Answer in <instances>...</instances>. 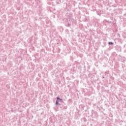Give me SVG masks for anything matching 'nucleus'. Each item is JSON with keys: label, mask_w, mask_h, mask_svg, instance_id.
Listing matches in <instances>:
<instances>
[{"label": "nucleus", "mask_w": 126, "mask_h": 126, "mask_svg": "<svg viewBox=\"0 0 126 126\" xmlns=\"http://www.w3.org/2000/svg\"><path fill=\"white\" fill-rule=\"evenodd\" d=\"M113 44L112 42H109V45H113Z\"/></svg>", "instance_id": "2"}, {"label": "nucleus", "mask_w": 126, "mask_h": 126, "mask_svg": "<svg viewBox=\"0 0 126 126\" xmlns=\"http://www.w3.org/2000/svg\"><path fill=\"white\" fill-rule=\"evenodd\" d=\"M57 100H56V105H59V102L60 101H62V99L59 98V97H57Z\"/></svg>", "instance_id": "1"}]
</instances>
